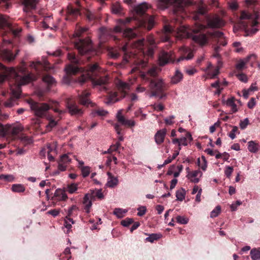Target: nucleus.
<instances>
[{"label":"nucleus","mask_w":260,"mask_h":260,"mask_svg":"<svg viewBox=\"0 0 260 260\" xmlns=\"http://www.w3.org/2000/svg\"><path fill=\"white\" fill-rule=\"evenodd\" d=\"M0 82L9 81L11 97L5 102L6 107L11 108L17 105V100L21 93V86L28 83L31 80V75L24 68L15 70L13 68H7L0 63Z\"/></svg>","instance_id":"f257e3e1"},{"label":"nucleus","mask_w":260,"mask_h":260,"mask_svg":"<svg viewBox=\"0 0 260 260\" xmlns=\"http://www.w3.org/2000/svg\"><path fill=\"white\" fill-rule=\"evenodd\" d=\"M68 59L72 63L68 65L66 71L68 76L64 78V82L67 84H70L73 80L72 75H76L79 73L81 75L76 79V82L82 85L87 80H90L93 84L96 85H105L109 81L107 76H99V66L95 63L90 65L86 71L83 73L82 68L79 67L81 59L77 56L75 53L70 52L68 54Z\"/></svg>","instance_id":"f03ea898"},{"label":"nucleus","mask_w":260,"mask_h":260,"mask_svg":"<svg viewBox=\"0 0 260 260\" xmlns=\"http://www.w3.org/2000/svg\"><path fill=\"white\" fill-rule=\"evenodd\" d=\"M31 110L34 112L36 116L38 118H45L46 119L51 118V115L49 110L52 109L54 112L57 113H61L57 108L58 103L56 102H53L50 104L44 103H38L31 101L29 102Z\"/></svg>","instance_id":"7ed1b4c3"},{"label":"nucleus","mask_w":260,"mask_h":260,"mask_svg":"<svg viewBox=\"0 0 260 260\" xmlns=\"http://www.w3.org/2000/svg\"><path fill=\"white\" fill-rule=\"evenodd\" d=\"M75 47L78 50L79 54L84 56L85 59L89 61L91 56L97 55L98 51L92 46L91 40L89 38L79 39L75 43ZM83 58L82 60H84Z\"/></svg>","instance_id":"20e7f679"},{"label":"nucleus","mask_w":260,"mask_h":260,"mask_svg":"<svg viewBox=\"0 0 260 260\" xmlns=\"http://www.w3.org/2000/svg\"><path fill=\"white\" fill-rule=\"evenodd\" d=\"M258 16L256 14H251L248 12L243 11L241 13L240 16V24L245 29L246 34L245 36H251L255 34L257 31L258 29L253 28L250 30H247L246 28L247 27V22L245 21V20H248L251 21V26L254 27L257 24L256 19L258 18Z\"/></svg>","instance_id":"39448f33"},{"label":"nucleus","mask_w":260,"mask_h":260,"mask_svg":"<svg viewBox=\"0 0 260 260\" xmlns=\"http://www.w3.org/2000/svg\"><path fill=\"white\" fill-rule=\"evenodd\" d=\"M189 4V2L183 0H159L157 2V7L160 9L164 10L167 8L170 5H172L173 13L176 14L182 12L184 7Z\"/></svg>","instance_id":"423d86ee"},{"label":"nucleus","mask_w":260,"mask_h":260,"mask_svg":"<svg viewBox=\"0 0 260 260\" xmlns=\"http://www.w3.org/2000/svg\"><path fill=\"white\" fill-rule=\"evenodd\" d=\"M133 19L138 21V25L140 27H145L147 30H151L154 25V17L152 16L145 15L143 18L139 19L136 16L133 17H127L125 20L122 19H117L116 22L118 24L124 25L126 23L130 22Z\"/></svg>","instance_id":"0eeeda50"},{"label":"nucleus","mask_w":260,"mask_h":260,"mask_svg":"<svg viewBox=\"0 0 260 260\" xmlns=\"http://www.w3.org/2000/svg\"><path fill=\"white\" fill-rule=\"evenodd\" d=\"M176 37L179 39L191 38L195 42L202 46L205 45L208 42L207 38L205 35H193L191 32H189L188 29L184 26L178 29Z\"/></svg>","instance_id":"6e6552de"},{"label":"nucleus","mask_w":260,"mask_h":260,"mask_svg":"<svg viewBox=\"0 0 260 260\" xmlns=\"http://www.w3.org/2000/svg\"><path fill=\"white\" fill-rule=\"evenodd\" d=\"M7 27L9 34L14 38L19 37L22 31V28L13 25L9 20L7 16L0 14V29Z\"/></svg>","instance_id":"1a4fd4ad"},{"label":"nucleus","mask_w":260,"mask_h":260,"mask_svg":"<svg viewBox=\"0 0 260 260\" xmlns=\"http://www.w3.org/2000/svg\"><path fill=\"white\" fill-rule=\"evenodd\" d=\"M224 25V23L221 19L218 16H214L207 20V26H205L200 23H196L194 27L191 29V31L194 33H197L207 27L219 28Z\"/></svg>","instance_id":"9d476101"},{"label":"nucleus","mask_w":260,"mask_h":260,"mask_svg":"<svg viewBox=\"0 0 260 260\" xmlns=\"http://www.w3.org/2000/svg\"><path fill=\"white\" fill-rule=\"evenodd\" d=\"M22 131V128L20 126H12L9 125L1 129L0 136L6 137L11 135L12 137H15Z\"/></svg>","instance_id":"9b49d317"},{"label":"nucleus","mask_w":260,"mask_h":260,"mask_svg":"<svg viewBox=\"0 0 260 260\" xmlns=\"http://www.w3.org/2000/svg\"><path fill=\"white\" fill-rule=\"evenodd\" d=\"M90 93L87 90L83 91L80 94L78 95V100L79 103L84 106L94 107L95 106V103L90 101L89 96Z\"/></svg>","instance_id":"f8f14e48"},{"label":"nucleus","mask_w":260,"mask_h":260,"mask_svg":"<svg viewBox=\"0 0 260 260\" xmlns=\"http://www.w3.org/2000/svg\"><path fill=\"white\" fill-rule=\"evenodd\" d=\"M66 105L69 113L72 115L80 116L82 115L83 113L82 110L78 107L75 101L71 99H68L66 102Z\"/></svg>","instance_id":"ddd939ff"},{"label":"nucleus","mask_w":260,"mask_h":260,"mask_svg":"<svg viewBox=\"0 0 260 260\" xmlns=\"http://www.w3.org/2000/svg\"><path fill=\"white\" fill-rule=\"evenodd\" d=\"M114 33L113 30L106 27H102L99 30V37L101 43H104L110 38H112Z\"/></svg>","instance_id":"4468645a"},{"label":"nucleus","mask_w":260,"mask_h":260,"mask_svg":"<svg viewBox=\"0 0 260 260\" xmlns=\"http://www.w3.org/2000/svg\"><path fill=\"white\" fill-rule=\"evenodd\" d=\"M122 110H119L116 114L117 121L122 125L132 128L136 125L135 121L133 119H126L122 115Z\"/></svg>","instance_id":"2eb2a0df"},{"label":"nucleus","mask_w":260,"mask_h":260,"mask_svg":"<svg viewBox=\"0 0 260 260\" xmlns=\"http://www.w3.org/2000/svg\"><path fill=\"white\" fill-rule=\"evenodd\" d=\"M174 31L173 28L169 25H165L160 35V39L162 42L169 41L170 35Z\"/></svg>","instance_id":"dca6fc26"},{"label":"nucleus","mask_w":260,"mask_h":260,"mask_svg":"<svg viewBox=\"0 0 260 260\" xmlns=\"http://www.w3.org/2000/svg\"><path fill=\"white\" fill-rule=\"evenodd\" d=\"M75 4L77 7L74 8L72 5H69L67 8V13L74 17H75L80 14V7H81L80 2L79 0H75Z\"/></svg>","instance_id":"f3484780"},{"label":"nucleus","mask_w":260,"mask_h":260,"mask_svg":"<svg viewBox=\"0 0 260 260\" xmlns=\"http://www.w3.org/2000/svg\"><path fill=\"white\" fill-rule=\"evenodd\" d=\"M202 175V172L200 170H197L192 172L188 171L186 177L190 182L197 183L200 181Z\"/></svg>","instance_id":"a211bd4d"},{"label":"nucleus","mask_w":260,"mask_h":260,"mask_svg":"<svg viewBox=\"0 0 260 260\" xmlns=\"http://www.w3.org/2000/svg\"><path fill=\"white\" fill-rule=\"evenodd\" d=\"M172 54L171 52H162L159 57L160 66H164L172 61Z\"/></svg>","instance_id":"6ab92c4d"},{"label":"nucleus","mask_w":260,"mask_h":260,"mask_svg":"<svg viewBox=\"0 0 260 260\" xmlns=\"http://www.w3.org/2000/svg\"><path fill=\"white\" fill-rule=\"evenodd\" d=\"M149 7L150 6L148 4L144 2L136 6L134 10L138 15L142 16Z\"/></svg>","instance_id":"aec40b11"},{"label":"nucleus","mask_w":260,"mask_h":260,"mask_svg":"<svg viewBox=\"0 0 260 260\" xmlns=\"http://www.w3.org/2000/svg\"><path fill=\"white\" fill-rule=\"evenodd\" d=\"M18 52V50H17L16 54L14 55L11 51L8 49H3L1 50L0 54L4 59L8 61H11L15 59Z\"/></svg>","instance_id":"412c9836"},{"label":"nucleus","mask_w":260,"mask_h":260,"mask_svg":"<svg viewBox=\"0 0 260 260\" xmlns=\"http://www.w3.org/2000/svg\"><path fill=\"white\" fill-rule=\"evenodd\" d=\"M93 200V199L89 193H86L83 198V203L84 205V210L87 213L90 212V208L92 206V201Z\"/></svg>","instance_id":"4be33fe9"},{"label":"nucleus","mask_w":260,"mask_h":260,"mask_svg":"<svg viewBox=\"0 0 260 260\" xmlns=\"http://www.w3.org/2000/svg\"><path fill=\"white\" fill-rule=\"evenodd\" d=\"M115 84H116L118 89L123 93L122 98L125 97L127 91L129 89V84L118 79L116 82L115 81Z\"/></svg>","instance_id":"5701e85b"},{"label":"nucleus","mask_w":260,"mask_h":260,"mask_svg":"<svg viewBox=\"0 0 260 260\" xmlns=\"http://www.w3.org/2000/svg\"><path fill=\"white\" fill-rule=\"evenodd\" d=\"M78 210V207L76 205H72L68 211L67 215L66 217V219L74 224L75 222L71 217L77 216Z\"/></svg>","instance_id":"b1692460"},{"label":"nucleus","mask_w":260,"mask_h":260,"mask_svg":"<svg viewBox=\"0 0 260 260\" xmlns=\"http://www.w3.org/2000/svg\"><path fill=\"white\" fill-rule=\"evenodd\" d=\"M209 35H210L212 37L214 38H217L218 39V43L222 46H225L226 44V42L224 40V37L223 36V34L220 31H215L213 32L209 33Z\"/></svg>","instance_id":"393cba45"},{"label":"nucleus","mask_w":260,"mask_h":260,"mask_svg":"<svg viewBox=\"0 0 260 260\" xmlns=\"http://www.w3.org/2000/svg\"><path fill=\"white\" fill-rule=\"evenodd\" d=\"M166 133L167 129L166 128L160 129L157 132L155 135V140L157 144H160L164 142Z\"/></svg>","instance_id":"a878e982"},{"label":"nucleus","mask_w":260,"mask_h":260,"mask_svg":"<svg viewBox=\"0 0 260 260\" xmlns=\"http://www.w3.org/2000/svg\"><path fill=\"white\" fill-rule=\"evenodd\" d=\"M150 87L157 91L161 90L163 86V82L161 79L156 78L150 81Z\"/></svg>","instance_id":"bb28decb"},{"label":"nucleus","mask_w":260,"mask_h":260,"mask_svg":"<svg viewBox=\"0 0 260 260\" xmlns=\"http://www.w3.org/2000/svg\"><path fill=\"white\" fill-rule=\"evenodd\" d=\"M65 192V190L61 189H57L54 193V198H56L55 200L66 201L68 199V196Z\"/></svg>","instance_id":"cd10ccee"},{"label":"nucleus","mask_w":260,"mask_h":260,"mask_svg":"<svg viewBox=\"0 0 260 260\" xmlns=\"http://www.w3.org/2000/svg\"><path fill=\"white\" fill-rule=\"evenodd\" d=\"M37 0H23L24 5V11H28L30 9H34L36 8Z\"/></svg>","instance_id":"c85d7f7f"},{"label":"nucleus","mask_w":260,"mask_h":260,"mask_svg":"<svg viewBox=\"0 0 260 260\" xmlns=\"http://www.w3.org/2000/svg\"><path fill=\"white\" fill-rule=\"evenodd\" d=\"M181 50L184 53H188V54L187 55V56H181L178 59V61H180L181 60H184V59H186L187 60H188V59H191L193 56V53H192V51H191L190 50V49L187 48V47H183L181 48Z\"/></svg>","instance_id":"c756f323"},{"label":"nucleus","mask_w":260,"mask_h":260,"mask_svg":"<svg viewBox=\"0 0 260 260\" xmlns=\"http://www.w3.org/2000/svg\"><path fill=\"white\" fill-rule=\"evenodd\" d=\"M252 57L254 58H255L256 56L254 54H251V55L248 56L247 57H246L244 59V60L240 61L236 64V67L237 69H238L239 70H242L244 68V67H245V65L246 64V63H247L249 61V59Z\"/></svg>","instance_id":"7c9ffc66"},{"label":"nucleus","mask_w":260,"mask_h":260,"mask_svg":"<svg viewBox=\"0 0 260 260\" xmlns=\"http://www.w3.org/2000/svg\"><path fill=\"white\" fill-rule=\"evenodd\" d=\"M85 15L89 21H94L99 19V16L97 15L88 10H85Z\"/></svg>","instance_id":"2f4dec72"},{"label":"nucleus","mask_w":260,"mask_h":260,"mask_svg":"<svg viewBox=\"0 0 260 260\" xmlns=\"http://www.w3.org/2000/svg\"><path fill=\"white\" fill-rule=\"evenodd\" d=\"M183 78V75L178 70H176L175 75L172 77L171 82L173 84H177Z\"/></svg>","instance_id":"473e14b6"},{"label":"nucleus","mask_w":260,"mask_h":260,"mask_svg":"<svg viewBox=\"0 0 260 260\" xmlns=\"http://www.w3.org/2000/svg\"><path fill=\"white\" fill-rule=\"evenodd\" d=\"M124 37L131 39L136 37L137 34L134 32V30L132 28H127L125 29L123 32Z\"/></svg>","instance_id":"72a5a7b5"},{"label":"nucleus","mask_w":260,"mask_h":260,"mask_svg":"<svg viewBox=\"0 0 260 260\" xmlns=\"http://www.w3.org/2000/svg\"><path fill=\"white\" fill-rule=\"evenodd\" d=\"M12 190L15 192H23L25 190V187L21 184H13L11 188Z\"/></svg>","instance_id":"f704fd0d"},{"label":"nucleus","mask_w":260,"mask_h":260,"mask_svg":"<svg viewBox=\"0 0 260 260\" xmlns=\"http://www.w3.org/2000/svg\"><path fill=\"white\" fill-rule=\"evenodd\" d=\"M250 255L252 260H258L260 259V248L252 249L250 251Z\"/></svg>","instance_id":"c9c22d12"},{"label":"nucleus","mask_w":260,"mask_h":260,"mask_svg":"<svg viewBox=\"0 0 260 260\" xmlns=\"http://www.w3.org/2000/svg\"><path fill=\"white\" fill-rule=\"evenodd\" d=\"M234 101L235 99L234 98H232L229 99L226 102V105L232 108V110L233 113H235L238 111L237 106L235 103Z\"/></svg>","instance_id":"e433bc0d"},{"label":"nucleus","mask_w":260,"mask_h":260,"mask_svg":"<svg viewBox=\"0 0 260 260\" xmlns=\"http://www.w3.org/2000/svg\"><path fill=\"white\" fill-rule=\"evenodd\" d=\"M108 114V112L102 109H98L93 110L91 113L92 117H95L96 116H105Z\"/></svg>","instance_id":"4c0bfd02"},{"label":"nucleus","mask_w":260,"mask_h":260,"mask_svg":"<svg viewBox=\"0 0 260 260\" xmlns=\"http://www.w3.org/2000/svg\"><path fill=\"white\" fill-rule=\"evenodd\" d=\"M47 120H49V122L46 126V131L47 132H50L52 130L53 127H55L57 125V122L53 119V116L52 114L51 115V118Z\"/></svg>","instance_id":"58836bf2"},{"label":"nucleus","mask_w":260,"mask_h":260,"mask_svg":"<svg viewBox=\"0 0 260 260\" xmlns=\"http://www.w3.org/2000/svg\"><path fill=\"white\" fill-rule=\"evenodd\" d=\"M258 144L255 143L254 141H249L248 142V149L251 152L255 153L258 150Z\"/></svg>","instance_id":"ea45409f"},{"label":"nucleus","mask_w":260,"mask_h":260,"mask_svg":"<svg viewBox=\"0 0 260 260\" xmlns=\"http://www.w3.org/2000/svg\"><path fill=\"white\" fill-rule=\"evenodd\" d=\"M90 192L91 193H89L93 200H95L96 197L100 199H102L103 198V194L101 190L98 189L95 191L90 190Z\"/></svg>","instance_id":"a19ab883"},{"label":"nucleus","mask_w":260,"mask_h":260,"mask_svg":"<svg viewBox=\"0 0 260 260\" xmlns=\"http://www.w3.org/2000/svg\"><path fill=\"white\" fill-rule=\"evenodd\" d=\"M43 81L47 83L49 86L52 85L55 83L54 79L49 75H46L43 77Z\"/></svg>","instance_id":"79ce46f5"},{"label":"nucleus","mask_w":260,"mask_h":260,"mask_svg":"<svg viewBox=\"0 0 260 260\" xmlns=\"http://www.w3.org/2000/svg\"><path fill=\"white\" fill-rule=\"evenodd\" d=\"M144 39H141L135 42H134L132 44V48H137L139 50H143V46H144Z\"/></svg>","instance_id":"37998d69"},{"label":"nucleus","mask_w":260,"mask_h":260,"mask_svg":"<svg viewBox=\"0 0 260 260\" xmlns=\"http://www.w3.org/2000/svg\"><path fill=\"white\" fill-rule=\"evenodd\" d=\"M161 237L160 234H152L149 235V237L146 238V240L148 242L152 243L155 240H157L160 238Z\"/></svg>","instance_id":"c03bdc74"},{"label":"nucleus","mask_w":260,"mask_h":260,"mask_svg":"<svg viewBox=\"0 0 260 260\" xmlns=\"http://www.w3.org/2000/svg\"><path fill=\"white\" fill-rule=\"evenodd\" d=\"M185 191L183 188L176 191V197L177 199L180 201H183L185 198Z\"/></svg>","instance_id":"a18cd8bd"},{"label":"nucleus","mask_w":260,"mask_h":260,"mask_svg":"<svg viewBox=\"0 0 260 260\" xmlns=\"http://www.w3.org/2000/svg\"><path fill=\"white\" fill-rule=\"evenodd\" d=\"M115 14H117L120 16L124 14L123 9L118 3H115Z\"/></svg>","instance_id":"49530a36"},{"label":"nucleus","mask_w":260,"mask_h":260,"mask_svg":"<svg viewBox=\"0 0 260 260\" xmlns=\"http://www.w3.org/2000/svg\"><path fill=\"white\" fill-rule=\"evenodd\" d=\"M78 189L77 184L75 183H72L69 184L67 186L66 191L70 193H73L75 192Z\"/></svg>","instance_id":"de8ad7c7"},{"label":"nucleus","mask_w":260,"mask_h":260,"mask_svg":"<svg viewBox=\"0 0 260 260\" xmlns=\"http://www.w3.org/2000/svg\"><path fill=\"white\" fill-rule=\"evenodd\" d=\"M127 210L122 209L120 208L115 209V215H116L118 218L123 217L125 214L127 212Z\"/></svg>","instance_id":"09e8293b"},{"label":"nucleus","mask_w":260,"mask_h":260,"mask_svg":"<svg viewBox=\"0 0 260 260\" xmlns=\"http://www.w3.org/2000/svg\"><path fill=\"white\" fill-rule=\"evenodd\" d=\"M80 169L83 177H87L90 173V168L88 166H82Z\"/></svg>","instance_id":"8fccbe9b"},{"label":"nucleus","mask_w":260,"mask_h":260,"mask_svg":"<svg viewBox=\"0 0 260 260\" xmlns=\"http://www.w3.org/2000/svg\"><path fill=\"white\" fill-rule=\"evenodd\" d=\"M107 174L109 176V180L108 181L106 186L110 187H113L114 186V177L110 172H108Z\"/></svg>","instance_id":"3c124183"},{"label":"nucleus","mask_w":260,"mask_h":260,"mask_svg":"<svg viewBox=\"0 0 260 260\" xmlns=\"http://www.w3.org/2000/svg\"><path fill=\"white\" fill-rule=\"evenodd\" d=\"M87 30V28L86 27H79L76 29V30L75 32V36L77 37H80L81 34L84 32H86Z\"/></svg>","instance_id":"603ef678"},{"label":"nucleus","mask_w":260,"mask_h":260,"mask_svg":"<svg viewBox=\"0 0 260 260\" xmlns=\"http://www.w3.org/2000/svg\"><path fill=\"white\" fill-rule=\"evenodd\" d=\"M221 211V208L219 206H217L216 207L215 209H214L211 212L210 214V217L212 218L217 217L218 214L220 213Z\"/></svg>","instance_id":"864d4df0"},{"label":"nucleus","mask_w":260,"mask_h":260,"mask_svg":"<svg viewBox=\"0 0 260 260\" xmlns=\"http://www.w3.org/2000/svg\"><path fill=\"white\" fill-rule=\"evenodd\" d=\"M20 139L24 145L29 144L32 142V140L26 136H22L20 137Z\"/></svg>","instance_id":"5fc2aeb1"},{"label":"nucleus","mask_w":260,"mask_h":260,"mask_svg":"<svg viewBox=\"0 0 260 260\" xmlns=\"http://www.w3.org/2000/svg\"><path fill=\"white\" fill-rule=\"evenodd\" d=\"M121 50L123 52V53L124 54V60L126 62H128V58L130 57V55H128L127 54V44H126L125 45H124L121 48Z\"/></svg>","instance_id":"6e6d98bb"},{"label":"nucleus","mask_w":260,"mask_h":260,"mask_svg":"<svg viewBox=\"0 0 260 260\" xmlns=\"http://www.w3.org/2000/svg\"><path fill=\"white\" fill-rule=\"evenodd\" d=\"M134 222L132 218H127L121 221V224L124 226H128Z\"/></svg>","instance_id":"4d7b16f0"},{"label":"nucleus","mask_w":260,"mask_h":260,"mask_svg":"<svg viewBox=\"0 0 260 260\" xmlns=\"http://www.w3.org/2000/svg\"><path fill=\"white\" fill-rule=\"evenodd\" d=\"M71 161V159L69 158V157L68 154H63L62 155L60 158L59 161L63 163V164H67L69 163Z\"/></svg>","instance_id":"13d9d810"},{"label":"nucleus","mask_w":260,"mask_h":260,"mask_svg":"<svg viewBox=\"0 0 260 260\" xmlns=\"http://www.w3.org/2000/svg\"><path fill=\"white\" fill-rule=\"evenodd\" d=\"M48 151L47 153H51V152L56 151V144L53 143L52 144H49L47 145Z\"/></svg>","instance_id":"bf43d9fd"},{"label":"nucleus","mask_w":260,"mask_h":260,"mask_svg":"<svg viewBox=\"0 0 260 260\" xmlns=\"http://www.w3.org/2000/svg\"><path fill=\"white\" fill-rule=\"evenodd\" d=\"M176 220L178 222L181 224H186L188 222V219L183 216H178L176 217Z\"/></svg>","instance_id":"052dcab7"},{"label":"nucleus","mask_w":260,"mask_h":260,"mask_svg":"<svg viewBox=\"0 0 260 260\" xmlns=\"http://www.w3.org/2000/svg\"><path fill=\"white\" fill-rule=\"evenodd\" d=\"M147 41L150 45L156 46L155 39L152 35H149L147 38Z\"/></svg>","instance_id":"680f3d73"},{"label":"nucleus","mask_w":260,"mask_h":260,"mask_svg":"<svg viewBox=\"0 0 260 260\" xmlns=\"http://www.w3.org/2000/svg\"><path fill=\"white\" fill-rule=\"evenodd\" d=\"M147 73L150 76L155 77L157 75V69L152 68L148 70Z\"/></svg>","instance_id":"e2e57ef3"},{"label":"nucleus","mask_w":260,"mask_h":260,"mask_svg":"<svg viewBox=\"0 0 260 260\" xmlns=\"http://www.w3.org/2000/svg\"><path fill=\"white\" fill-rule=\"evenodd\" d=\"M138 212L137 215L139 216L144 215L146 211V208L145 206H141L138 209Z\"/></svg>","instance_id":"0e129e2a"},{"label":"nucleus","mask_w":260,"mask_h":260,"mask_svg":"<svg viewBox=\"0 0 260 260\" xmlns=\"http://www.w3.org/2000/svg\"><path fill=\"white\" fill-rule=\"evenodd\" d=\"M238 131V127L236 126H233V129L231 133L229 134V137L232 139H234L236 137L235 133Z\"/></svg>","instance_id":"69168bd1"},{"label":"nucleus","mask_w":260,"mask_h":260,"mask_svg":"<svg viewBox=\"0 0 260 260\" xmlns=\"http://www.w3.org/2000/svg\"><path fill=\"white\" fill-rule=\"evenodd\" d=\"M64 255L65 256H67V260H70L71 258V250H70V248L67 247L64 249L63 253L61 254V255Z\"/></svg>","instance_id":"338daca9"},{"label":"nucleus","mask_w":260,"mask_h":260,"mask_svg":"<svg viewBox=\"0 0 260 260\" xmlns=\"http://www.w3.org/2000/svg\"><path fill=\"white\" fill-rule=\"evenodd\" d=\"M238 79L243 82H247L248 78L246 75L244 74H240L237 75Z\"/></svg>","instance_id":"774afa93"}]
</instances>
